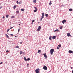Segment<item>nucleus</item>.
Instances as JSON below:
<instances>
[{
	"instance_id": "nucleus-20",
	"label": "nucleus",
	"mask_w": 73,
	"mask_h": 73,
	"mask_svg": "<svg viewBox=\"0 0 73 73\" xmlns=\"http://www.w3.org/2000/svg\"><path fill=\"white\" fill-rule=\"evenodd\" d=\"M24 58L25 60L26 61H27V59H26V58H25V57H24Z\"/></svg>"
},
{
	"instance_id": "nucleus-19",
	"label": "nucleus",
	"mask_w": 73,
	"mask_h": 73,
	"mask_svg": "<svg viewBox=\"0 0 73 73\" xmlns=\"http://www.w3.org/2000/svg\"><path fill=\"white\" fill-rule=\"evenodd\" d=\"M5 36L6 37H7V38H9V36L7 35V34H6Z\"/></svg>"
},
{
	"instance_id": "nucleus-38",
	"label": "nucleus",
	"mask_w": 73,
	"mask_h": 73,
	"mask_svg": "<svg viewBox=\"0 0 73 73\" xmlns=\"http://www.w3.org/2000/svg\"><path fill=\"white\" fill-rule=\"evenodd\" d=\"M11 18H14V16H12L11 17Z\"/></svg>"
},
{
	"instance_id": "nucleus-30",
	"label": "nucleus",
	"mask_w": 73,
	"mask_h": 73,
	"mask_svg": "<svg viewBox=\"0 0 73 73\" xmlns=\"http://www.w3.org/2000/svg\"><path fill=\"white\" fill-rule=\"evenodd\" d=\"M16 48H19V46H17L16 47Z\"/></svg>"
},
{
	"instance_id": "nucleus-22",
	"label": "nucleus",
	"mask_w": 73,
	"mask_h": 73,
	"mask_svg": "<svg viewBox=\"0 0 73 73\" xmlns=\"http://www.w3.org/2000/svg\"><path fill=\"white\" fill-rule=\"evenodd\" d=\"M16 13H17L18 14L19 13V11H16Z\"/></svg>"
},
{
	"instance_id": "nucleus-15",
	"label": "nucleus",
	"mask_w": 73,
	"mask_h": 73,
	"mask_svg": "<svg viewBox=\"0 0 73 73\" xmlns=\"http://www.w3.org/2000/svg\"><path fill=\"white\" fill-rule=\"evenodd\" d=\"M59 31V30L58 29H56V30L54 31V32H58V31Z\"/></svg>"
},
{
	"instance_id": "nucleus-48",
	"label": "nucleus",
	"mask_w": 73,
	"mask_h": 73,
	"mask_svg": "<svg viewBox=\"0 0 73 73\" xmlns=\"http://www.w3.org/2000/svg\"><path fill=\"white\" fill-rule=\"evenodd\" d=\"M71 69H73V67H71Z\"/></svg>"
},
{
	"instance_id": "nucleus-32",
	"label": "nucleus",
	"mask_w": 73,
	"mask_h": 73,
	"mask_svg": "<svg viewBox=\"0 0 73 73\" xmlns=\"http://www.w3.org/2000/svg\"><path fill=\"white\" fill-rule=\"evenodd\" d=\"M6 53H8V52H9V51L8 50H7L6 51Z\"/></svg>"
},
{
	"instance_id": "nucleus-56",
	"label": "nucleus",
	"mask_w": 73,
	"mask_h": 73,
	"mask_svg": "<svg viewBox=\"0 0 73 73\" xmlns=\"http://www.w3.org/2000/svg\"><path fill=\"white\" fill-rule=\"evenodd\" d=\"M28 0H27V1H28Z\"/></svg>"
},
{
	"instance_id": "nucleus-31",
	"label": "nucleus",
	"mask_w": 73,
	"mask_h": 73,
	"mask_svg": "<svg viewBox=\"0 0 73 73\" xmlns=\"http://www.w3.org/2000/svg\"><path fill=\"white\" fill-rule=\"evenodd\" d=\"M13 8H14V9H15V8H16V6H14L13 7Z\"/></svg>"
},
{
	"instance_id": "nucleus-37",
	"label": "nucleus",
	"mask_w": 73,
	"mask_h": 73,
	"mask_svg": "<svg viewBox=\"0 0 73 73\" xmlns=\"http://www.w3.org/2000/svg\"><path fill=\"white\" fill-rule=\"evenodd\" d=\"M27 66L28 67V66H29V64H27Z\"/></svg>"
},
{
	"instance_id": "nucleus-16",
	"label": "nucleus",
	"mask_w": 73,
	"mask_h": 73,
	"mask_svg": "<svg viewBox=\"0 0 73 73\" xmlns=\"http://www.w3.org/2000/svg\"><path fill=\"white\" fill-rule=\"evenodd\" d=\"M6 17L7 18H8L9 17V15H6Z\"/></svg>"
},
{
	"instance_id": "nucleus-50",
	"label": "nucleus",
	"mask_w": 73,
	"mask_h": 73,
	"mask_svg": "<svg viewBox=\"0 0 73 73\" xmlns=\"http://www.w3.org/2000/svg\"><path fill=\"white\" fill-rule=\"evenodd\" d=\"M72 73H73V70L72 71Z\"/></svg>"
},
{
	"instance_id": "nucleus-17",
	"label": "nucleus",
	"mask_w": 73,
	"mask_h": 73,
	"mask_svg": "<svg viewBox=\"0 0 73 73\" xmlns=\"http://www.w3.org/2000/svg\"><path fill=\"white\" fill-rule=\"evenodd\" d=\"M49 39L50 40H52V36H50Z\"/></svg>"
},
{
	"instance_id": "nucleus-26",
	"label": "nucleus",
	"mask_w": 73,
	"mask_h": 73,
	"mask_svg": "<svg viewBox=\"0 0 73 73\" xmlns=\"http://www.w3.org/2000/svg\"><path fill=\"white\" fill-rule=\"evenodd\" d=\"M37 11V10H34V12H36Z\"/></svg>"
},
{
	"instance_id": "nucleus-51",
	"label": "nucleus",
	"mask_w": 73,
	"mask_h": 73,
	"mask_svg": "<svg viewBox=\"0 0 73 73\" xmlns=\"http://www.w3.org/2000/svg\"><path fill=\"white\" fill-rule=\"evenodd\" d=\"M15 37H17V36H15Z\"/></svg>"
},
{
	"instance_id": "nucleus-10",
	"label": "nucleus",
	"mask_w": 73,
	"mask_h": 73,
	"mask_svg": "<svg viewBox=\"0 0 73 73\" xmlns=\"http://www.w3.org/2000/svg\"><path fill=\"white\" fill-rule=\"evenodd\" d=\"M23 53H25V52H23V51H21L20 52V54H23Z\"/></svg>"
},
{
	"instance_id": "nucleus-18",
	"label": "nucleus",
	"mask_w": 73,
	"mask_h": 73,
	"mask_svg": "<svg viewBox=\"0 0 73 73\" xmlns=\"http://www.w3.org/2000/svg\"><path fill=\"white\" fill-rule=\"evenodd\" d=\"M28 60V61H30V60H31V59H30L29 58H27V60Z\"/></svg>"
},
{
	"instance_id": "nucleus-14",
	"label": "nucleus",
	"mask_w": 73,
	"mask_h": 73,
	"mask_svg": "<svg viewBox=\"0 0 73 73\" xmlns=\"http://www.w3.org/2000/svg\"><path fill=\"white\" fill-rule=\"evenodd\" d=\"M51 4H52V2L51 1H50L49 4V5H51Z\"/></svg>"
},
{
	"instance_id": "nucleus-52",
	"label": "nucleus",
	"mask_w": 73,
	"mask_h": 73,
	"mask_svg": "<svg viewBox=\"0 0 73 73\" xmlns=\"http://www.w3.org/2000/svg\"><path fill=\"white\" fill-rule=\"evenodd\" d=\"M19 25H20V24H19Z\"/></svg>"
},
{
	"instance_id": "nucleus-6",
	"label": "nucleus",
	"mask_w": 73,
	"mask_h": 73,
	"mask_svg": "<svg viewBox=\"0 0 73 73\" xmlns=\"http://www.w3.org/2000/svg\"><path fill=\"white\" fill-rule=\"evenodd\" d=\"M42 54V55H44L45 58H47V56H46V53Z\"/></svg>"
},
{
	"instance_id": "nucleus-36",
	"label": "nucleus",
	"mask_w": 73,
	"mask_h": 73,
	"mask_svg": "<svg viewBox=\"0 0 73 73\" xmlns=\"http://www.w3.org/2000/svg\"><path fill=\"white\" fill-rule=\"evenodd\" d=\"M3 8V7H2V6L0 7V9H1V8Z\"/></svg>"
},
{
	"instance_id": "nucleus-41",
	"label": "nucleus",
	"mask_w": 73,
	"mask_h": 73,
	"mask_svg": "<svg viewBox=\"0 0 73 73\" xmlns=\"http://www.w3.org/2000/svg\"><path fill=\"white\" fill-rule=\"evenodd\" d=\"M3 64V62H1L0 63V65L1 64Z\"/></svg>"
},
{
	"instance_id": "nucleus-7",
	"label": "nucleus",
	"mask_w": 73,
	"mask_h": 73,
	"mask_svg": "<svg viewBox=\"0 0 73 73\" xmlns=\"http://www.w3.org/2000/svg\"><path fill=\"white\" fill-rule=\"evenodd\" d=\"M66 20L64 19L62 21V23L64 24V23H66Z\"/></svg>"
},
{
	"instance_id": "nucleus-21",
	"label": "nucleus",
	"mask_w": 73,
	"mask_h": 73,
	"mask_svg": "<svg viewBox=\"0 0 73 73\" xmlns=\"http://www.w3.org/2000/svg\"><path fill=\"white\" fill-rule=\"evenodd\" d=\"M24 10H25V9H21V11H24Z\"/></svg>"
},
{
	"instance_id": "nucleus-46",
	"label": "nucleus",
	"mask_w": 73,
	"mask_h": 73,
	"mask_svg": "<svg viewBox=\"0 0 73 73\" xmlns=\"http://www.w3.org/2000/svg\"><path fill=\"white\" fill-rule=\"evenodd\" d=\"M11 36H13V34H11L10 35Z\"/></svg>"
},
{
	"instance_id": "nucleus-11",
	"label": "nucleus",
	"mask_w": 73,
	"mask_h": 73,
	"mask_svg": "<svg viewBox=\"0 0 73 73\" xmlns=\"http://www.w3.org/2000/svg\"><path fill=\"white\" fill-rule=\"evenodd\" d=\"M33 2L34 3H36V0H33Z\"/></svg>"
},
{
	"instance_id": "nucleus-2",
	"label": "nucleus",
	"mask_w": 73,
	"mask_h": 73,
	"mask_svg": "<svg viewBox=\"0 0 73 73\" xmlns=\"http://www.w3.org/2000/svg\"><path fill=\"white\" fill-rule=\"evenodd\" d=\"M39 70H40V69L37 68L35 70V72H36V73H40Z\"/></svg>"
},
{
	"instance_id": "nucleus-53",
	"label": "nucleus",
	"mask_w": 73,
	"mask_h": 73,
	"mask_svg": "<svg viewBox=\"0 0 73 73\" xmlns=\"http://www.w3.org/2000/svg\"><path fill=\"white\" fill-rule=\"evenodd\" d=\"M19 4H21V3H20V2H19Z\"/></svg>"
},
{
	"instance_id": "nucleus-9",
	"label": "nucleus",
	"mask_w": 73,
	"mask_h": 73,
	"mask_svg": "<svg viewBox=\"0 0 73 73\" xmlns=\"http://www.w3.org/2000/svg\"><path fill=\"white\" fill-rule=\"evenodd\" d=\"M56 36H53L52 37V39H56Z\"/></svg>"
},
{
	"instance_id": "nucleus-55",
	"label": "nucleus",
	"mask_w": 73,
	"mask_h": 73,
	"mask_svg": "<svg viewBox=\"0 0 73 73\" xmlns=\"http://www.w3.org/2000/svg\"><path fill=\"white\" fill-rule=\"evenodd\" d=\"M63 6V5H62V7Z\"/></svg>"
},
{
	"instance_id": "nucleus-1",
	"label": "nucleus",
	"mask_w": 73,
	"mask_h": 73,
	"mask_svg": "<svg viewBox=\"0 0 73 73\" xmlns=\"http://www.w3.org/2000/svg\"><path fill=\"white\" fill-rule=\"evenodd\" d=\"M54 50L53 49H52L50 50V53H51V55H52V54H53V53Z\"/></svg>"
},
{
	"instance_id": "nucleus-40",
	"label": "nucleus",
	"mask_w": 73,
	"mask_h": 73,
	"mask_svg": "<svg viewBox=\"0 0 73 73\" xmlns=\"http://www.w3.org/2000/svg\"><path fill=\"white\" fill-rule=\"evenodd\" d=\"M13 27H11L10 28V29H12V28H13Z\"/></svg>"
},
{
	"instance_id": "nucleus-42",
	"label": "nucleus",
	"mask_w": 73,
	"mask_h": 73,
	"mask_svg": "<svg viewBox=\"0 0 73 73\" xmlns=\"http://www.w3.org/2000/svg\"><path fill=\"white\" fill-rule=\"evenodd\" d=\"M17 4H19V1H17Z\"/></svg>"
},
{
	"instance_id": "nucleus-39",
	"label": "nucleus",
	"mask_w": 73,
	"mask_h": 73,
	"mask_svg": "<svg viewBox=\"0 0 73 73\" xmlns=\"http://www.w3.org/2000/svg\"><path fill=\"white\" fill-rule=\"evenodd\" d=\"M42 18H40V21H42Z\"/></svg>"
},
{
	"instance_id": "nucleus-54",
	"label": "nucleus",
	"mask_w": 73,
	"mask_h": 73,
	"mask_svg": "<svg viewBox=\"0 0 73 73\" xmlns=\"http://www.w3.org/2000/svg\"><path fill=\"white\" fill-rule=\"evenodd\" d=\"M0 5H1V3H0Z\"/></svg>"
},
{
	"instance_id": "nucleus-12",
	"label": "nucleus",
	"mask_w": 73,
	"mask_h": 73,
	"mask_svg": "<svg viewBox=\"0 0 73 73\" xmlns=\"http://www.w3.org/2000/svg\"><path fill=\"white\" fill-rule=\"evenodd\" d=\"M69 11H70V12H72V11H73V9H69Z\"/></svg>"
},
{
	"instance_id": "nucleus-27",
	"label": "nucleus",
	"mask_w": 73,
	"mask_h": 73,
	"mask_svg": "<svg viewBox=\"0 0 73 73\" xmlns=\"http://www.w3.org/2000/svg\"><path fill=\"white\" fill-rule=\"evenodd\" d=\"M60 29H62V26H61L59 27Z\"/></svg>"
},
{
	"instance_id": "nucleus-33",
	"label": "nucleus",
	"mask_w": 73,
	"mask_h": 73,
	"mask_svg": "<svg viewBox=\"0 0 73 73\" xmlns=\"http://www.w3.org/2000/svg\"><path fill=\"white\" fill-rule=\"evenodd\" d=\"M41 18H42V19H44V16H42Z\"/></svg>"
},
{
	"instance_id": "nucleus-49",
	"label": "nucleus",
	"mask_w": 73,
	"mask_h": 73,
	"mask_svg": "<svg viewBox=\"0 0 73 73\" xmlns=\"http://www.w3.org/2000/svg\"><path fill=\"white\" fill-rule=\"evenodd\" d=\"M33 22H32L31 24H33Z\"/></svg>"
},
{
	"instance_id": "nucleus-34",
	"label": "nucleus",
	"mask_w": 73,
	"mask_h": 73,
	"mask_svg": "<svg viewBox=\"0 0 73 73\" xmlns=\"http://www.w3.org/2000/svg\"><path fill=\"white\" fill-rule=\"evenodd\" d=\"M35 20H33V21H32V23H33V22H34V21H35Z\"/></svg>"
},
{
	"instance_id": "nucleus-43",
	"label": "nucleus",
	"mask_w": 73,
	"mask_h": 73,
	"mask_svg": "<svg viewBox=\"0 0 73 73\" xmlns=\"http://www.w3.org/2000/svg\"><path fill=\"white\" fill-rule=\"evenodd\" d=\"M3 19H5V17H4V16L3 17Z\"/></svg>"
},
{
	"instance_id": "nucleus-23",
	"label": "nucleus",
	"mask_w": 73,
	"mask_h": 73,
	"mask_svg": "<svg viewBox=\"0 0 73 73\" xmlns=\"http://www.w3.org/2000/svg\"><path fill=\"white\" fill-rule=\"evenodd\" d=\"M44 15H45V14H44V13H43L42 14V16H44Z\"/></svg>"
},
{
	"instance_id": "nucleus-35",
	"label": "nucleus",
	"mask_w": 73,
	"mask_h": 73,
	"mask_svg": "<svg viewBox=\"0 0 73 73\" xmlns=\"http://www.w3.org/2000/svg\"><path fill=\"white\" fill-rule=\"evenodd\" d=\"M34 8H35V10H37V8L36 7H34Z\"/></svg>"
},
{
	"instance_id": "nucleus-4",
	"label": "nucleus",
	"mask_w": 73,
	"mask_h": 73,
	"mask_svg": "<svg viewBox=\"0 0 73 73\" xmlns=\"http://www.w3.org/2000/svg\"><path fill=\"white\" fill-rule=\"evenodd\" d=\"M43 69H44V70H47V67H46V66H44L43 67Z\"/></svg>"
},
{
	"instance_id": "nucleus-3",
	"label": "nucleus",
	"mask_w": 73,
	"mask_h": 73,
	"mask_svg": "<svg viewBox=\"0 0 73 73\" xmlns=\"http://www.w3.org/2000/svg\"><path fill=\"white\" fill-rule=\"evenodd\" d=\"M41 30V26H39L37 29H36V31H40Z\"/></svg>"
},
{
	"instance_id": "nucleus-24",
	"label": "nucleus",
	"mask_w": 73,
	"mask_h": 73,
	"mask_svg": "<svg viewBox=\"0 0 73 73\" xmlns=\"http://www.w3.org/2000/svg\"><path fill=\"white\" fill-rule=\"evenodd\" d=\"M58 46H59V48H61V44H59L58 45Z\"/></svg>"
},
{
	"instance_id": "nucleus-5",
	"label": "nucleus",
	"mask_w": 73,
	"mask_h": 73,
	"mask_svg": "<svg viewBox=\"0 0 73 73\" xmlns=\"http://www.w3.org/2000/svg\"><path fill=\"white\" fill-rule=\"evenodd\" d=\"M67 36H68V37H69L70 36V37H72V36L70 35V33H67Z\"/></svg>"
},
{
	"instance_id": "nucleus-28",
	"label": "nucleus",
	"mask_w": 73,
	"mask_h": 73,
	"mask_svg": "<svg viewBox=\"0 0 73 73\" xmlns=\"http://www.w3.org/2000/svg\"><path fill=\"white\" fill-rule=\"evenodd\" d=\"M57 49H60V48L58 47H57Z\"/></svg>"
},
{
	"instance_id": "nucleus-29",
	"label": "nucleus",
	"mask_w": 73,
	"mask_h": 73,
	"mask_svg": "<svg viewBox=\"0 0 73 73\" xmlns=\"http://www.w3.org/2000/svg\"><path fill=\"white\" fill-rule=\"evenodd\" d=\"M10 29H8L7 30V32H8L9 31Z\"/></svg>"
},
{
	"instance_id": "nucleus-8",
	"label": "nucleus",
	"mask_w": 73,
	"mask_h": 73,
	"mask_svg": "<svg viewBox=\"0 0 73 73\" xmlns=\"http://www.w3.org/2000/svg\"><path fill=\"white\" fill-rule=\"evenodd\" d=\"M68 53H73V51H72L71 50H69L68 51Z\"/></svg>"
},
{
	"instance_id": "nucleus-25",
	"label": "nucleus",
	"mask_w": 73,
	"mask_h": 73,
	"mask_svg": "<svg viewBox=\"0 0 73 73\" xmlns=\"http://www.w3.org/2000/svg\"><path fill=\"white\" fill-rule=\"evenodd\" d=\"M41 52V50H38V52L37 53H40Z\"/></svg>"
},
{
	"instance_id": "nucleus-44",
	"label": "nucleus",
	"mask_w": 73,
	"mask_h": 73,
	"mask_svg": "<svg viewBox=\"0 0 73 73\" xmlns=\"http://www.w3.org/2000/svg\"><path fill=\"white\" fill-rule=\"evenodd\" d=\"M18 32H20V29H19L18 30Z\"/></svg>"
},
{
	"instance_id": "nucleus-47",
	"label": "nucleus",
	"mask_w": 73,
	"mask_h": 73,
	"mask_svg": "<svg viewBox=\"0 0 73 73\" xmlns=\"http://www.w3.org/2000/svg\"><path fill=\"white\" fill-rule=\"evenodd\" d=\"M66 5H64L63 6V7H65Z\"/></svg>"
},
{
	"instance_id": "nucleus-45",
	"label": "nucleus",
	"mask_w": 73,
	"mask_h": 73,
	"mask_svg": "<svg viewBox=\"0 0 73 73\" xmlns=\"http://www.w3.org/2000/svg\"><path fill=\"white\" fill-rule=\"evenodd\" d=\"M23 43V42H20V44H22V43Z\"/></svg>"
},
{
	"instance_id": "nucleus-13",
	"label": "nucleus",
	"mask_w": 73,
	"mask_h": 73,
	"mask_svg": "<svg viewBox=\"0 0 73 73\" xmlns=\"http://www.w3.org/2000/svg\"><path fill=\"white\" fill-rule=\"evenodd\" d=\"M45 16H46V17H48V14H46Z\"/></svg>"
}]
</instances>
